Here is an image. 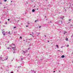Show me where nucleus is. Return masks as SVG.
<instances>
[{"instance_id": "obj_3", "label": "nucleus", "mask_w": 73, "mask_h": 73, "mask_svg": "<svg viewBox=\"0 0 73 73\" xmlns=\"http://www.w3.org/2000/svg\"><path fill=\"white\" fill-rule=\"evenodd\" d=\"M59 23H61V24H62V21H59Z\"/></svg>"}, {"instance_id": "obj_35", "label": "nucleus", "mask_w": 73, "mask_h": 73, "mask_svg": "<svg viewBox=\"0 0 73 73\" xmlns=\"http://www.w3.org/2000/svg\"><path fill=\"white\" fill-rule=\"evenodd\" d=\"M69 45H67V47H69Z\"/></svg>"}, {"instance_id": "obj_22", "label": "nucleus", "mask_w": 73, "mask_h": 73, "mask_svg": "<svg viewBox=\"0 0 73 73\" xmlns=\"http://www.w3.org/2000/svg\"><path fill=\"white\" fill-rule=\"evenodd\" d=\"M45 26H48V25H46V24H45Z\"/></svg>"}, {"instance_id": "obj_52", "label": "nucleus", "mask_w": 73, "mask_h": 73, "mask_svg": "<svg viewBox=\"0 0 73 73\" xmlns=\"http://www.w3.org/2000/svg\"><path fill=\"white\" fill-rule=\"evenodd\" d=\"M46 20H48V19H46Z\"/></svg>"}, {"instance_id": "obj_47", "label": "nucleus", "mask_w": 73, "mask_h": 73, "mask_svg": "<svg viewBox=\"0 0 73 73\" xmlns=\"http://www.w3.org/2000/svg\"><path fill=\"white\" fill-rule=\"evenodd\" d=\"M13 45H14L15 46V44H13Z\"/></svg>"}, {"instance_id": "obj_58", "label": "nucleus", "mask_w": 73, "mask_h": 73, "mask_svg": "<svg viewBox=\"0 0 73 73\" xmlns=\"http://www.w3.org/2000/svg\"><path fill=\"white\" fill-rule=\"evenodd\" d=\"M38 8L37 9V10H38Z\"/></svg>"}, {"instance_id": "obj_1", "label": "nucleus", "mask_w": 73, "mask_h": 73, "mask_svg": "<svg viewBox=\"0 0 73 73\" xmlns=\"http://www.w3.org/2000/svg\"><path fill=\"white\" fill-rule=\"evenodd\" d=\"M31 73H36V71H35V70H31Z\"/></svg>"}, {"instance_id": "obj_11", "label": "nucleus", "mask_w": 73, "mask_h": 73, "mask_svg": "<svg viewBox=\"0 0 73 73\" xmlns=\"http://www.w3.org/2000/svg\"><path fill=\"white\" fill-rule=\"evenodd\" d=\"M61 19H62V20H63V19H64V17L63 16V17H61Z\"/></svg>"}, {"instance_id": "obj_41", "label": "nucleus", "mask_w": 73, "mask_h": 73, "mask_svg": "<svg viewBox=\"0 0 73 73\" xmlns=\"http://www.w3.org/2000/svg\"><path fill=\"white\" fill-rule=\"evenodd\" d=\"M16 28V27H14V29Z\"/></svg>"}, {"instance_id": "obj_49", "label": "nucleus", "mask_w": 73, "mask_h": 73, "mask_svg": "<svg viewBox=\"0 0 73 73\" xmlns=\"http://www.w3.org/2000/svg\"><path fill=\"white\" fill-rule=\"evenodd\" d=\"M70 20H71V19H69V21H70Z\"/></svg>"}, {"instance_id": "obj_61", "label": "nucleus", "mask_w": 73, "mask_h": 73, "mask_svg": "<svg viewBox=\"0 0 73 73\" xmlns=\"http://www.w3.org/2000/svg\"><path fill=\"white\" fill-rule=\"evenodd\" d=\"M61 31H60V33H61Z\"/></svg>"}, {"instance_id": "obj_5", "label": "nucleus", "mask_w": 73, "mask_h": 73, "mask_svg": "<svg viewBox=\"0 0 73 73\" xmlns=\"http://www.w3.org/2000/svg\"><path fill=\"white\" fill-rule=\"evenodd\" d=\"M23 53H26V52H28V51H23Z\"/></svg>"}, {"instance_id": "obj_40", "label": "nucleus", "mask_w": 73, "mask_h": 73, "mask_svg": "<svg viewBox=\"0 0 73 73\" xmlns=\"http://www.w3.org/2000/svg\"><path fill=\"white\" fill-rule=\"evenodd\" d=\"M8 21H9V20H10V19H8Z\"/></svg>"}, {"instance_id": "obj_23", "label": "nucleus", "mask_w": 73, "mask_h": 73, "mask_svg": "<svg viewBox=\"0 0 73 73\" xmlns=\"http://www.w3.org/2000/svg\"><path fill=\"white\" fill-rule=\"evenodd\" d=\"M41 26H39V28H41Z\"/></svg>"}, {"instance_id": "obj_14", "label": "nucleus", "mask_w": 73, "mask_h": 73, "mask_svg": "<svg viewBox=\"0 0 73 73\" xmlns=\"http://www.w3.org/2000/svg\"><path fill=\"white\" fill-rule=\"evenodd\" d=\"M25 62H24V61H22V64H24Z\"/></svg>"}, {"instance_id": "obj_38", "label": "nucleus", "mask_w": 73, "mask_h": 73, "mask_svg": "<svg viewBox=\"0 0 73 73\" xmlns=\"http://www.w3.org/2000/svg\"><path fill=\"white\" fill-rule=\"evenodd\" d=\"M8 33H9V35H10V32L9 31V32Z\"/></svg>"}, {"instance_id": "obj_32", "label": "nucleus", "mask_w": 73, "mask_h": 73, "mask_svg": "<svg viewBox=\"0 0 73 73\" xmlns=\"http://www.w3.org/2000/svg\"><path fill=\"white\" fill-rule=\"evenodd\" d=\"M21 66H18V68H21Z\"/></svg>"}, {"instance_id": "obj_2", "label": "nucleus", "mask_w": 73, "mask_h": 73, "mask_svg": "<svg viewBox=\"0 0 73 73\" xmlns=\"http://www.w3.org/2000/svg\"><path fill=\"white\" fill-rule=\"evenodd\" d=\"M5 60H7L8 58V56H7L5 57Z\"/></svg>"}, {"instance_id": "obj_19", "label": "nucleus", "mask_w": 73, "mask_h": 73, "mask_svg": "<svg viewBox=\"0 0 73 73\" xmlns=\"http://www.w3.org/2000/svg\"><path fill=\"white\" fill-rule=\"evenodd\" d=\"M71 38H72V37H73V34H72V35L71 36Z\"/></svg>"}, {"instance_id": "obj_18", "label": "nucleus", "mask_w": 73, "mask_h": 73, "mask_svg": "<svg viewBox=\"0 0 73 73\" xmlns=\"http://www.w3.org/2000/svg\"><path fill=\"white\" fill-rule=\"evenodd\" d=\"M56 46H57V47L58 48H59V47H58V45H56Z\"/></svg>"}, {"instance_id": "obj_21", "label": "nucleus", "mask_w": 73, "mask_h": 73, "mask_svg": "<svg viewBox=\"0 0 73 73\" xmlns=\"http://www.w3.org/2000/svg\"><path fill=\"white\" fill-rule=\"evenodd\" d=\"M65 29H68V27H66L65 28Z\"/></svg>"}, {"instance_id": "obj_57", "label": "nucleus", "mask_w": 73, "mask_h": 73, "mask_svg": "<svg viewBox=\"0 0 73 73\" xmlns=\"http://www.w3.org/2000/svg\"><path fill=\"white\" fill-rule=\"evenodd\" d=\"M65 12H66V9H65Z\"/></svg>"}, {"instance_id": "obj_43", "label": "nucleus", "mask_w": 73, "mask_h": 73, "mask_svg": "<svg viewBox=\"0 0 73 73\" xmlns=\"http://www.w3.org/2000/svg\"><path fill=\"white\" fill-rule=\"evenodd\" d=\"M28 25H26V27H28Z\"/></svg>"}, {"instance_id": "obj_16", "label": "nucleus", "mask_w": 73, "mask_h": 73, "mask_svg": "<svg viewBox=\"0 0 73 73\" xmlns=\"http://www.w3.org/2000/svg\"><path fill=\"white\" fill-rule=\"evenodd\" d=\"M13 45V43H12V44H10L9 46H12Z\"/></svg>"}, {"instance_id": "obj_44", "label": "nucleus", "mask_w": 73, "mask_h": 73, "mask_svg": "<svg viewBox=\"0 0 73 73\" xmlns=\"http://www.w3.org/2000/svg\"><path fill=\"white\" fill-rule=\"evenodd\" d=\"M44 36L45 37H46V36L45 35H44Z\"/></svg>"}, {"instance_id": "obj_48", "label": "nucleus", "mask_w": 73, "mask_h": 73, "mask_svg": "<svg viewBox=\"0 0 73 73\" xmlns=\"http://www.w3.org/2000/svg\"><path fill=\"white\" fill-rule=\"evenodd\" d=\"M56 72V71H53V72H54H54Z\"/></svg>"}, {"instance_id": "obj_54", "label": "nucleus", "mask_w": 73, "mask_h": 73, "mask_svg": "<svg viewBox=\"0 0 73 73\" xmlns=\"http://www.w3.org/2000/svg\"><path fill=\"white\" fill-rule=\"evenodd\" d=\"M32 35H33V32H32Z\"/></svg>"}, {"instance_id": "obj_36", "label": "nucleus", "mask_w": 73, "mask_h": 73, "mask_svg": "<svg viewBox=\"0 0 73 73\" xmlns=\"http://www.w3.org/2000/svg\"><path fill=\"white\" fill-rule=\"evenodd\" d=\"M30 35H31V36H33V35H32V34H30Z\"/></svg>"}, {"instance_id": "obj_8", "label": "nucleus", "mask_w": 73, "mask_h": 73, "mask_svg": "<svg viewBox=\"0 0 73 73\" xmlns=\"http://www.w3.org/2000/svg\"><path fill=\"white\" fill-rule=\"evenodd\" d=\"M61 57L62 58H64V57H65V56L64 55H63L61 56Z\"/></svg>"}, {"instance_id": "obj_59", "label": "nucleus", "mask_w": 73, "mask_h": 73, "mask_svg": "<svg viewBox=\"0 0 73 73\" xmlns=\"http://www.w3.org/2000/svg\"><path fill=\"white\" fill-rule=\"evenodd\" d=\"M59 72H61V71L60 70L59 71Z\"/></svg>"}, {"instance_id": "obj_27", "label": "nucleus", "mask_w": 73, "mask_h": 73, "mask_svg": "<svg viewBox=\"0 0 73 73\" xmlns=\"http://www.w3.org/2000/svg\"><path fill=\"white\" fill-rule=\"evenodd\" d=\"M4 1L5 2H6L7 1V0H4Z\"/></svg>"}, {"instance_id": "obj_56", "label": "nucleus", "mask_w": 73, "mask_h": 73, "mask_svg": "<svg viewBox=\"0 0 73 73\" xmlns=\"http://www.w3.org/2000/svg\"><path fill=\"white\" fill-rule=\"evenodd\" d=\"M58 51H60V50H58Z\"/></svg>"}, {"instance_id": "obj_30", "label": "nucleus", "mask_w": 73, "mask_h": 73, "mask_svg": "<svg viewBox=\"0 0 73 73\" xmlns=\"http://www.w3.org/2000/svg\"><path fill=\"white\" fill-rule=\"evenodd\" d=\"M50 23H52V21H50Z\"/></svg>"}, {"instance_id": "obj_55", "label": "nucleus", "mask_w": 73, "mask_h": 73, "mask_svg": "<svg viewBox=\"0 0 73 73\" xmlns=\"http://www.w3.org/2000/svg\"><path fill=\"white\" fill-rule=\"evenodd\" d=\"M5 15H7V13H5Z\"/></svg>"}, {"instance_id": "obj_53", "label": "nucleus", "mask_w": 73, "mask_h": 73, "mask_svg": "<svg viewBox=\"0 0 73 73\" xmlns=\"http://www.w3.org/2000/svg\"><path fill=\"white\" fill-rule=\"evenodd\" d=\"M11 3H12V1H11Z\"/></svg>"}, {"instance_id": "obj_33", "label": "nucleus", "mask_w": 73, "mask_h": 73, "mask_svg": "<svg viewBox=\"0 0 73 73\" xmlns=\"http://www.w3.org/2000/svg\"><path fill=\"white\" fill-rule=\"evenodd\" d=\"M61 48H63V46H62L61 47Z\"/></svg>"}, {"instance_id": "obj_4", "label": "nucleus", "mask_w": 73, "mask_h": 73, "mask_svg": "<svg viewBox=\"0 0 73 73\" xmlns=\"http://www.w3.org/2000/svg\"><path fill=\"white\" fill-rule=\"evenodd\" d=\"M5 32L4 31L2 32V33L3 34L4 36H5Z\"/></svg>"}, {"instance_id": "obj_6", "label": "nucleus", "mask_w": 73, "mask_h": 73, "mask_svg": "<svg viewBox=\"0 0 73 73\" xmlns=\"http://www.w3.org/2000/svg\"><path fill=\"white\" fill-rule=\"evenodd\" d=\"M32 12H35V9H33L32 10Z\"/></svg>"}, {"instance_id": "obj_13", "label": "nucleus", "mask_w": 73, "mask_h": 73, "mask_svg": "<svg viewBox=\"0 0 73 73\" xmlns=\"http://www.w3.org/2000/svg\"><path fill=\"white\" fill-rule=\"evenodd\" d=\"M20 58H21V60H23V58H22V56H21L20 57Z\"/></svg>"}, {"instance_id": "obj_31", "label": "nucleus", "mask_w": 73, "mask_h": 73, "mask_svg": "<svg viewBox=\"0 0 73 73\" xmlns=\"http://www.w3.org/2000/svg\"><path fill=\"white\" fill-rule=\"evenodd\" d=\"M5 24H7V22H5Z\"/></svg>"}, {"instance_id": "obj_25", "label": "nucleus", "mask_w": 73, "mask_h": 73, "mask_svg": "<svg viewBox=\"0 0 73 73\" xmlns=\"http://www.w3.org/2000/svg\"><path fill=\"white\" fill-rule=\"evenodd\" d=\"M70 27H72V26H73V25H70Z\"/></svg>"}, {"instance_id": "obj_20", "label": "nucleus", "mask_w": 73, "mask_h": 73, "mask_svg": "<svg viewBox=\"0 0 73 73\" xmlns=\"http://www.w3.org/2000/svg\"><path fill=\"white\" fill-rule=\"evenodd\" d=\"M1 56H2V55H1V57H0V60H1V59L2 58L1 57Z\"/></svg>"}, {"instance_id": "obj_26", "label": "nucleus", "mask_w": 73, "mask_h": 73, "mask_svg": "<svg viewBox=\"0 0 73 73\" xmlns=\"http://www.w3.org/2000/svg\"><path fill=\"white\" fill-rule=\"evenodd\" d=\"M7 49H11V48L10 47H8L7 48Z\"/></svg>"}, {"instance_id": "obj_37", "label": "nucleus", "mask_w": 73, "mask_h": 73, "mask_svg": "<svg viewBox=\"0 0 73 73\" xmlns=\"http://www.w3.org/2000/svg\"><path fill=\"white\" fill-rule=\"evenodd\" d=\"M28 25H29V22H28Z\"/></svg>"}, {"instance_id": "obj_62", "label": "nucleus", "mask_w": 73, "mask_h": 73, "mask_svg": "<svg viewBox=\"0 0 73 73\" xmlns=\"http://www.w3.org/2000/svg\"><path fill=\"white\" fill-rule=\"evenodd\" d=\"M25 15H26V14H27V13H25Z\"/></svg>"}, {"instance_id": "obj_24", "label": "nucleus", "mask_w": 73, "mask_h": 73, "mask_svg": "<svg viewBox=\"0 0 73 73\" xmlns=\"http://www.w3.org/2000/svg\"><path fill=\"white\" fill-rule=\"evenodd\" d=\"M42 60H43V59H41L40 60L41 61H42Z\"/></svg>"}, {"instance_id": "obj_45", "label": "nucleus", "mask_w": 73, "mask_h": 73, "mask_svg": "<svg viewBox=\"0 0 73 73\" xmlns=\"http://www.w3.org/2000/svg\"><path fill=\"white\" fill-rule=\"evenodd\" d=\"M48 42H49V40H48Z\"/></svg>"}, {"instance_id": "obj_46", "label": "nucleus", "mask_w": 73, "mask_h": 73, "mask_svg": "<svg viewBox=\"0 0 73 73\" xmlns=\"http://www.w3.org/2000/svg\"><path fill=\"white\" fill-rule=\"evenodd\" d=\"M10 73H13V72H11Z\"/></svg>"}, {"instance_id": "obj_51", "label": "nucleus", "mask_w": 73, "mask_h": 73, "mask_svg": "<svg viewBox=\"0 0 73 73\" xmlns=\"http://www.w3.org/2000/svg\"><path fill=\"white\" fill-rule=\"evenodd\" d=\"M45 18H46V16H45Z\"/></svg>"}, {"instance_id": "obj_34", "label": "nucleus", "mask_w": 73, "mask_h": 73, "mask_svg": "<svg viewBox=\"0 0 73 73\" xmlns=\"http://www.w3.org/2000/svg\"><path fill=\"white\" fill-rule=\"evenodd\" d=\"M30 48H30V47H29V48H28V50H29V49H30Z\"/></svg>"}, {"instance_id": "obj_29", "label": "nucleus", "mask_w": 73, "mask_h": 73, "mask_svg": "<svg viewBox=\"0 0 73 73\" xmlns=\"http://www.w3.org/2000/svg\"><path fill=\"white\" fill-rule=\"evenodd\" d=\"M40 64V62H37V64Z\"/></svg>"}, {"instance_id": "obj_10", "label": "nucleus", "mask_w": 73, "mask_h": 73, "mask_svg": "<svg viewBox=\"0 0 73 73\" xmlns=\"http://www.w3.org/2000/svg\"><path fill=\"white\" fill-rule=\"evenodd\" d=\"M67 33V32H66V31H64V35H65V33Z\"/></svg>"}, {"instance_id": "obj_39", "label": "nucleus", "mask_w": 73, "mask_h": 73, "mask_svg": "<svg viewBox=\"0 0 73 73\" xmlns=\"http://www.w3.org/2000/svg\"><path fill=\"white\" fill-rule=\"evenodd\" d=\"M16 52H15V51L13 52V53H15Z\"/></svg>"}, {"instance_id": "obj_12", "label": "nucleus", "mask_w": 73, "mask_h": 73, "mask_svg": "<svg viewBox=\"0 0 73 73\" xmlns=\"http://www.w3.org/2000/svg\"><path fill=\"white\" fill-rule=\"evenodd\" d=\"M66 41H68V38H66Z\"/></svg>"}, {"instance_id": "obj_64", "label": "nucleus", "mask_w": 73, "mask_h": 73, "mask_svg": "<svg viewBox=\"0 0 73 73\" xmlns=\"http://www.w3.org/2000/svg\"><path fill=\"white\" fill-rule=\"evenodd\" d=\"M34 7H35V6H34Z\"/></svg>"}, {"instance_id": "obj_42", "label": "nucleus", "mask_w": 73, "mask_h": 73, "mask_svg": "<svg viewBox=\"0 0 73 73\" xmlns=\"http://www.w3.org/2000/svg\"><path fill=\"white\" fill-rule=\"evenodd\" d=\"M7 8V7H4V8Z\"/></svg>"}, {"instance_id": "obj_50", "label": "nucleus", "mask_w": 73, "mask_h": 73, "mask_svg": "<svg viewBox=\"0 0 73 73\" xmlns=\"http://www.w3.org/2000/svg\"><path fill=\"white\" fill-rule=\"evenodd\" d=\"M0 4H2V3L1 2H0Z\"/></svg>"}, {"instance_id": "obj_28", "label": "nucleus", "mask_w": 73, "mask_h": 73, "mask_svg": "<svg viewBox=\"0 0 73 73\" xmlns=\"http://www.w3.org/2000/svg\"><path fill=\"white\" fill-rule=\"evenodd\" d=\"M20 38L21 39H22V37L21 36H20Z\"/></svg>"}, {"instance_id": "obj_17", "label": "nucleus", "mask_w": 73, "mask_h": 73, "mask_svg": "<svg viewBox=\"0 0 73 73\" xmlns=\"http://www.w3.org/2000/svg\"><path fill=\"white\" fill-rule=\"evenodd\" d=\"M37 33V35H40V33Z\"/></svg>"}, {"instance_id": "obj_63", "label": "nucleus", "mask_w": 73, "mask_h": 73, "mask_svg": "<svg viewBox=\"0 0 73 73\" xmlns=\"http://www.w3.org/2000/svg\"><path fill=\"white\" fill-rule=\"evenodd\" d=\"M72 6H73V4H72Z\"/></svg>"}, {"instance_id": "obj_7", "label": "nucleus", "mask_w": 73, "mask_h": 73, "mask_svg": "<svg viewBox=\"0 0 73 73\" xmlns=\"http://www.w3.org/2000/svg\"><path fill=\"white\" fill-rule=\"evenodd\" d=\"M12 49H13V50H14V51H15V47H12Z\"/></svg>"}, {"instance_id": "obj_9", "label": "nucleus", "mask_w": 73, "mask_h": 73, "mask_svg": "<svg viewBox=\"0 0 73 73\" xmlns=\"http://www.w3.org/2000/svg\"><path fill=\"white\" fill-rule=\"evenodd\" d=\"M0 69H1V70H2V71H3V67H1Z\"/></svg>"}, {"instance_id": "obj_60", "label": "nucleus", "mask_w": 73, "mask_h": 73, "mask_svg": "<svg viewBox=\"0 0 73 73\" xmlns=\"http://www.w3.org/2000/svg\"><path fill=\"white\" fill-rule=\"evenodd\" d=\"M7 12H8V11H7Z\"/></svg>"}, {"instance_id": "obj_15", "label": "nucleus", "mask_w": 73, "mask_h": 73, "mask_svg": "<svg viewBox=\"0 0 73 73\" xmlns=\"http://www.w3.org/2000/svg\"><path fill=\"white\" fill-rule=\"evenodd\" d=\"M36 21H38V19L37 20H35V23H36Z\"/></svg>"}]
</instances>
